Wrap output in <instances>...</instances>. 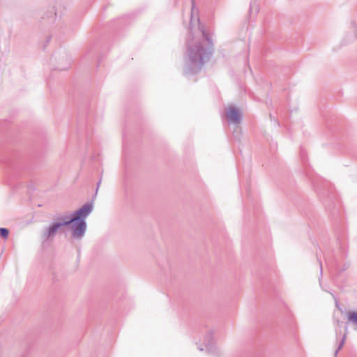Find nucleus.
<instances>
[{
  "label": "nucleus",
  "instance_id": "obj_3",
  "mask_svg": "<svg viewBox=\"0 0 357 357\" xmlns=\"http://www.w3.org/2000/svg\"><path fill=\"white\" fill-rule=\"evenodd\" d=\"M57 220H59L58 222H54L43 229L41 233L43 241L45 242L53 238L61 227L70 225L66 216H59Z\"/></svg>",
  "mask_w": 357,
  "mask_h": 357
},
{
  "label": "nucleus",
  "instance_id": "obj_1",
  "mask_svg": "<svg viewBox=\"0 0 357 357\" xmlns=\"http://www.w3.org/2000/svg\"><path fill=\"white\" fill-rule=\"evenodd\" d=\"M199 30L200 36H191L187 42V58L183 68L185 75L199 73L212 54L213 42L209 35L200 24Z\"/></svg>",
  "mask_w": 357,
  "mask_h": 357
},
{
  "label": "nucleus",
  "instance_id": "obj_13",
  "mask_svg": "<svg viewBox=\"0 0 357 357\" xmlns=\"http://www.w3.org/2000/svg\"><path fill=\"white\" fill-rule=\"evenodd\" d=\"M199 349L200 351H203V349H202V348H201V347H199Z\"/></svg>",
  "mask_w": 357,
  "mask_h": 357
},
{
  "label": "nucleus",
  "instance_id": "obj_9",
  "mask_svg": "<svg viewBox=\"0 0 357 357\" xmlns=\"http://www.w3.org/2000/svg\"><path fill=\"white\" fill-rule=\"evenodd\" d=\"M8 234H9V231H8V229H6V228H1V229H0V236H1L3 238H8Z\"/></svg>",
  "mask_w": 357,
  "mask_h": 357
},
{
  "label": "nucleus",
  "instance_id": "obj_4",
  "mask_svg": "<svg viewBox=\"0 0 357 357\" xmlns=\"http://www.w3.org/2000/svg\"><path fill=\"white\" fill-rule=\"evenodd\" d=\"M226 116L230 122L236 124L239 123L241 120V113L236 108L234 107H230L227 109Z\"/></svg>",
  "mask_w": 357,
  "mask_h": 357
},
{
  "label": "nucleus",
  "instance_id": "obj_8",
  "mask_svg": "<svg viewBox=\"0 0 357 357\" xmlns=\"http://www.w3.org/2000/svg\"><path fill=\"white\" fill-rule=\"evenodd\" d=\"M345 340H346V334H344L340 342V344L337 347V349H336L335 352V356H336L338 351L343 347L344 344V342H345Z\"/></svg>",
  "mask_w": 357,
  "mask_h": 357
},
{
  "label": "nucleus",
  "instance_id": "obj_11",
  "mask_svg": "<svg viewBox=\"0 0 357 357\" xmlns=\"http://www.w3.org/2000/svg\"><path fill=\"white\" fill-rule=\"evenodd\" d=\"M319 265H320V272H321V274H322V265H321V262L319 263Z\"/></svg>",
  "mask_w": 357,
  "mask_h": 357
},
{
  "label": "nucleus",
  "instance_id": "obj_7",
  "mask_svg": "<svg viewBox=\"0 0 357 357\" xmlns=\"http://www.w3.org/2000/svg\"><path fill=\"white\" fill-rule=\"evenodd\" d=\"M347 318L349 321L357 326V312H348Z\"/></svg>",
  "mask_w": 357,
  "mask_h": 357
},
{
  "label": "nucleus",
  "instance_id": "obj_6",
  "mask_svg": "<svg viewBox=\"0 0 357 357\" xmlns=\"http://www.w3.org/2000/svg\"><path fill=\"white\" fill-rule=\"evenodd\" d=\"M357 38V25L352 24L349 27V31L347 33L344 40L345 43L354 41Z\"/></svg>",
  "mask_w": 357,
  "mask_h": 357
},
{
  "label": "nucleus",
  "instance_id": "obj_10",
  "mask_svg": "<svg viewBox=\"0 0 357 357\" xmlns=\"http://www.w3.org/2000/svg\"><path fill=\"white\" fill-rule=\"evenodd\" d=\"M50 15H51L52 17H53L54 15H56V8H55L54 6H53L51 8V10H50Z\"/></svg>",
  "mask_w": 357,
  "mask_h": 357
},
{
  "label": "nucleus",
  "instance_id": "obj_5",
  "mask_svg": "<svg viewBox=\"0 0 357 357\" xmlns=\"http://www.w3.org/2000/svg\"><path fill=\"white\" fill-rule=\"evenodd\" d=\"M204 344L209 353L215 354V348L213 345V333L212 331L206 333L204 337Z\"/></svg>",
  "mask_w": 357,
  "mask_h": 357
},
{
  "label": "nucleus",
  "instance_id": "obj_2",
  "mask_svg": "<svg viewBox=\"0 0 357 357\" xmlns=\"http://www.w3.org/2000/svg\"><path fill=\"white\" fill-rule=\"evenodd\" d=\"M93 211V204L86 203L80 208L74 211L70 217L66 216L70 225L71 237L81 240L86 231V218Z\"/></svg>",
  "mask_w": 357,
  "mask_h": 357
},
{
  "label": "nucleus",
  "instance_id": "obj_12",
  "mask_svg": "<svg viewBox=\"0 0 357 357\" xmlns=\"http://www.w3.org/2000/svg\"><path fill=\"white\" fill-rule=\"evenodd\" d=\"M100 185V181H99V182L98 183V184H97V189L99 188Z\"/></svg>",
  "mask_w": 357,
  "mask_h": 357
}]
</instances>
